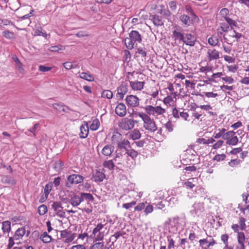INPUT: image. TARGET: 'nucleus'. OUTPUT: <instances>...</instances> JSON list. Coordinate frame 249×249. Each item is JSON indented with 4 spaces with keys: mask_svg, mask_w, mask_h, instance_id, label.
<instances>
[{
    "mask_svg": "<svg viewBox=\"0 0 249 249\" xmlns=\"http://www.w3.org/2000/svg\"><path fill=\"white\" fill-rule=\"evenodd\" d=\"M142 37L141 35L136 30L131 31L129 34V37L124 39V43L126 47L131 50L134 48V45L141 43Z\"/></svg>",
    "mask_w": 249,
    "mask_h": 249,
    "instance_id": "nucleus-1",
    "label": "nucleus"
},
{
    "mask_svg": "<svg viewBox=\"0 0 249 249\" xmlns=\"http://www.w3.org/2000/svg\"><path fill=\"white\" fill-rule=\"evenodd\" d=\"M143 122V127L148 131L154 132L157 130V127L154 120L151 119L148 114L143 112H137Z\"/></svg>",
    "mask_w": 249,
    "mask_h": 249,
    "instance_id": "nucleus-2",
    "label": "nucleus"
},
{
    "mask_svg": "<svg viewBox=\"0 0 249 249\" xmlns=\"http://www.w3.org/2000/svg\"><path fill=\"white\" fill-rule=\"evenodd\" d=\"M144 109L145 111V113L148 114L149 116L150 115L156 116L162 115L166 112L165 109L159 106L156 107H153L151 105L146 106L144 107Z\"/></svg>",
    "mask_w": 249,
    "mask_h": 249,
    "instance_id": "nucleus-3",
    "label": "nucleus"
},
{
    "mask_svg": "<svg viewBox=\"0 0 249 249\" xmlns=\"http://www.w3.org/2000/svg\"><path fill=\"white\" fill-rule=\"evenodd\" d=\"M236 132L233 131H229L225 135L224 140H226V143L227 145L235 146L238 143L239 139L236 135Z\"/></svg>",
    "mask_w": 249,
    "mask_h": 249,
    "instance_id": "nucleus-4",
    "label": "nucleus"
},
{
    "mask_svg": "<svg viewBox=\"0 0 249 249\" xmlns=\"http://www.w3.org/2000/svg\"><path fill=\"white\" fill-rule=\"evenodd\" d=\"M83 180L84 178L82 176L78 174H72L67 177L66 186L68 187H71L72 185L80 183Z\"/></svg>",
    "mask_w": 249,
    "mask_h": 249,
    "instance_id": "nucleus-5",
    "label": "nucleus"
},
{
    "mask_svg": "<svg viewBox=\"0 0 249 249\" xmlns=\"http://www.w3.org/2000/svg\"><path fill=\"white\" fill-rule=\"evenodd\" d=\"M129 86V83L125 81L123 82L121 85L117 88L116 97L118 100H123L124 97V95H125L128 91Z\"/></svg>",
    "mask_w": 249,
    "mask_h": 249,
    "instance_id": "nucleus-6",
    "label": "nucleus"
},
{
    "mask_svg": "<svg viewBox=\"0 0 249 249\" xmlns=\"http://www.w3.org/2000/svg\"><path fill=\"white\" fill-rule=\"evenodd\" d=\"M119 126L125 130H131L134 127V120L128 118H123L119 123Z\"/></svg>",
    "mask_w": 249,
    "mask_h": 249,
    "instance_id": "nucleus-7",
    "label": "nucleus"
},
{
    "mask_svg": "<svg viewBox=\"0 0 249 249\" xmlns=\"http://www.w3.org/2000/svg\"><path fill=\"white\" fill-rule=\"evenodd\" d=\"M196 37L194 35L190 33L184 34L182 42L186 45L192 47L195 44Z\"/></svg>",
    "mask_w": 249,
    "mask_h": 249,
    "instance_id": "nucleus-8",
    "label": "nucleus"
},
{
    "mask_svg": "<svg viewBox=\"0 0 249 249\" xmlns=\"http://www.w3.org/2000/svg\"><path fill=\"white\" fill-rule=\"evenodd\" d=\"M126 104L131 107H136L139 105V99L135 95H127L125 98Z\"/></svg>",
    "mask_w": 249,
    "mask_h": 249,
    "instance_id": "nucleus-9",
    "label": "nucleus"
},
{
    "mask_svg": "<svg viewBox=\"0 0 249 249\" xmlns=\"http://www.w3.org/2000/svg\"><path fill=\"white\" fill-rule=\"evenodd\" d=\"M207 53L208 59L209 62L217 60L220 57L219 52L213 48H208Z\"/></svg>",
    "mask_w": 249,
    "mask_h": 249,
    "instance_id": "nucleus-10",
    "label": "nucleus"
},
{
    "mask_svg": "<svg viewBox=\"0 0 249 249\" xmlns=\"http://www.w3.org/2000/svg\"><path fill=\"white\" fill-rule=\"evenodd\" d=\"M193 209L190 213L192 214H199L204 210V203L202 202H195L193 206Z\"/></svg>",
    "mask_w": 249,
    "mask_h": 249,
    "instance_id": "nucleus-11",
    "label": "nucleus"
},
{
    "mask_svg": "<svg viewBox=\"0 0 249 249\" xmlns=\"http://www.w3.org/2000/svg\"><path fill=\"white\" fill-rule=\"evenodd\" d=\"M2 183L9 185L13 186L16 184V180L13 177L8 175L3 176L1 179Z\"/></svg>",
    "mask_w": 249,
    "mask_h": 249,
    "instance_id": "nucleus-12",
    "label": "nucleus"
},
{
    "mask_svg": "<svg viewBox=\"0 0 249 249\" xmlns=\"http://www.w3.org/2000/svg\"><path fill=\"white\" fill-rule=\"evenodd\" d=\"M92 176L96 182H102L106 178V175L103 172L97 170L93 172Z\"/></svg>",
    "mask_w": 249,
    "mask_h": 249,
    "instance_id": "nucleus-13",
    "label": "nucleus"
},
{
    "mask_svg": "<svg viewBox=\"0 0 249 249\" xmlns=\"http://www.w3.org/2000/svg\"><path fill=\"white\" fill-rule=\"evenodd\" d=\"M115 113L120 117H124L126 113V107L123 103H119L115 108Z\"/></svg>",
    "mask_w": 249,
    "mask_h": 249,
    "instance_id": "nucleus-14",
    "label": "nucleus"
},
{
    "mask_svg": "<svg viewBox=\"0 0 249 249\" xmlns=\"http://www.w3.org/2000/svg\"><path fill=\"white\" fill-rule=\"evenodd\" d=\"M70 203L73 207H77L82 202V198L80 194H73L70 196Z\"/></svg>",
    "mask_w": 249,
    "mask_h": 249,
    "instance_id": "nucleus-15",
    "label": "nucleus"
},
{
    "mask_svg": "<svg viewBox=\"0 0 249 249\" xmlns=\"http://www.w3.org/2000/svg\"><path fill=\"white\" fill-rule=\"evenodd\" d=\"M144 82L138 81H129V85L134 90H141L143 88Z\"/></svg>",
    "mask_w": 249,
    "mask_h": 249,
    "instance_id": "nucleus-16",
    "label": "nucleus"
},
{
    "mask_svg": "<svg viewBox=\"0 0 249 249\" xmlns=\"http://www.w3.org/2000/svg\"><path fill=\"white\" fill-rule=\"evenodd\" d=\"M114 147L111 144L105 145L102 150V153L105 156L110 157L114 151Z\"/></svg>",
    "mask_w": 249,
    "mask_h": 249,
    "instance_id": "nucleus-17",
    "label": "nucleus"
},
{
    "mask_svg": "<svg viewBox=\"0 0 249 249\" xmlns=\"http://www.w3.org/2000/svg\"><path fill=\"white\" fill-rule=\"evenodd\" d=\"M162 19V17L158 15L150 16V19L152 21L154 24L156 26H160L163 25Z\"/></svg>",
    "mask_w": 249,
    "mask_h": 249,
    "instance_id": "nucleus-18",
    "label": "nucleus"
},
{
    "mask_svg": "<svg viewBox=\"0 0 249 249\" xmlns=\"http://www.w3.org/2000/svg\"><path fill=\"white\" fill-rule=\"evenodd\" d=\"M132 148V146H129V148L128 149H126V156H128L129 158L130 157L132 160H135L136 158L138 155V152L137 151L133 149Z\"/></svg>",
    "mask_w": 249,
    "mask_h": 249,
    "instance_id": "nucleus-19",
    "label": "nucleus"
},
{
    "mask_svg": "<svg viewBox=\"0 0 249 249\" xmlns=\"http://www.w3.org/2000/svg\"><path fill=\"white\" fill-rule=\"evenodd\" d=\"M123 166L128 169H132L135 167V164L128 156H124Z\"/></svg>",
    "mask_w": 249,
    "mask_h": 249,
    "instance_id": "nucleus-20",
    "label": "nucleus"
},
{
    "mask_svg": "<svg viewBox=\"0 0 249 249\" xmlns=\"http://www.w3.org/2000/svg\"><path fill=\"white\" fill-rule=\"evenodd\" d=\"M89 127L87 123H86L85 124H82L80 126V133L79 134V136L81 138L85 139L87 137L89 134Z\"/></svg>",
    "mask_w": 249,
    "mask_h": 249,
    "instance_id": "nucleus-21",
    "label": "nucleus"
},
{
    "mask_svg": "<svg viewBox=\"0 0 249 249\" xmlns=\"http://www.w3.org/2000/svg\"><path fill=\"white\" fill-rule=\"evenodd\" d=\"M26 234V230L24 227L18 228L16 231L13 238L15 240H19L22 238V237Z\"/></svg>",
    "mask_w": 249,
    "mask_h": 249,
    "instance_id": "nucleus-22",
    "label": "nucleus"
},
{
    "mask_svg": "<svg viewBox=\"0 0 249 249\" xmlns=\"http://www.w3.org/2000/svg\"><path fill=\"white\" fill-rule=\"evenodd\" d=\"M12 59L17 65L19 72L21 73H23L24 71V69L23 68L22 64L18 58L16 54H13L12 55Z\"/></svg>",
    "mask_w": 249,
    "mask_h": 249,
    "instance_id": "nucleus-23",
    "label": "nucleus"
},
{
    "mask_svg": "<svg viewBox=\"0 0 249 249\" xmlns=\"http://www.w3.org/2000/svg\"><path fill=\"white\" fill-rule=\"evenodd\" d=\"M179 19L180 21L185 25L186 27L190 26L193 23V20L191 18L185 14H183L180 16Z\"/></svg>",
    "mask_w": 249,
    "mask_h": 249,
    "instance_id": "nucleus-24",
    "label": "nucleus"
},
{
    "mask_svg": "<svg viewBox=\"0 0 249 249\" xmlns=\"http://www.w3.org/2000/svg\"><path fill=\"white\" fill-rule=\"evenodd\" d=\"M128 136L129 138L133 140H136L141 138V134L138 129H136L130 132Z\"/></svg>",
    "mask_w": 249,
    "mask_h": 249,
    "instance_id": "nucleus-25",
    "label": "nucleus"
},
{
    "mask_svg": "<svg viewBox=\"0 0 249 249\" xmlns=\"http://www.w3.org/2000/svg\"><path fill=\"white\" fill-rule=\"evenodd\" d=\"M53 107L58 111H62L64 112H67V110H70L68 107L65 106L63 104L54 103L52 105Z\"/></svg>",
    "mask_w": 249,
    "mask_h": 249,
    "instance_id": "nucleus-26",
    "label": "nucleus"
},
{
    "mask_svg": "<svg viewBox=\"0 0 249 249\" xmlns=\"http://www.w3.org/2000/svg\"><path fill=\"white\" fill-rule=\"evenodd\" d=\"M236 31L235 30H232L231 29V30H229L228 32V34L223 35V38L226 42H227L229 44H231L232 43L230 42L229 38L231 37L234 38V35L235 34Z\"/></svg>",
    "mask_w": 249,
    "mask_h": 249,
    "instance_id": "nucleus-27",
    "label": "nucleus"
},
{
    "mask_svg": "<svg viewBox=\"0 0 249 249\" xmlns=\"http://www.w3.org/2000/svg\"><path fill=\"white\" fill-rule=\"evenodd\" d=\"M80 195L81 196L82 202L84 200L88 201L93 202L94 199L93 196L90 193H80Z\"/></svg>",
    "mask_w": 249,
    "mask_h": 249,
    "instance_id": "nucleus-28",
    "label": "nucleus"
},
{
    "mask_svg": "<svg viewBox=\"0 0 249 249\" xmlns=\"http://www.w3.org/2000/svg\"><path fill=\"white\" fill-rule=\"evenodd\" d=\"M103 165L105 168H107L109 170H113L116 167L112 160H108L104 161Z\"/></svg>",
    "mask_w": 249,
    "mask_h": 249,
    "instance_id": "nucleus-29",
    "label": "nucleus"
},
{
    "mask_svg": "<svg viewBox=\"0 0 249 249\" xmlns=\"http://www.w3.org/2000/svg\"><path fill=\"white\" fill-rule=\"evenodd\" d=\"M33 31L34 36H42L45 37H46L47 36L46 33L45 32H43L42 28L40 26L34 29Z\"/></svg>",
    "mask_w": 249,
    "mask_h": 249,
    "instance_id": "nucleus-30",
    "label": "nucleus"
},
{
    "mask_svg": "<svg viewBox=\"0 0 249 249\" xmlns=\"http://www.w3.org/2000/svg\"><path fill=\"white\" fill-rule=\"evenodd\" d=\"M40 239L43 243H48L52 241V238L50 235L48 234L47 232L45 231L40 236Z\"/></svg>",
    "mask_w": 249,
    "mask_h": 249,
    "instance_id": "nucleus-31",
    "label": "nucleus"
},
{
    "mask_svg": "<svg viewBox=\"0 0 249 249\" xmlns=\"http://www.w3.org/2000/svg\"><path fill=\"white\" fill-rule=\"evenodd\" d=\"M2 225L3 232L9 233L11 231V222L9 221H5L2 222Z\"/></svg>",
    "mask_w": 249,
    "mask_h": 249,
    "instance_id": "nucleus-32",
    "label": "nucleus"
},
{
    "mask_svg": "<svg viewBox=\"0 0 249 249\" xmlns=\"http://www.w3.org/2000/svg\"><path fill=\"white\" fill-rule=\"evenodd\" d=\"M184 33H182L177 30H174L173 32V36L176 40H179V41H182Z\"/></svg>",
    "mask_w": 249,
    "mask_h": 249,
    "instance_id": "nucleus-33",
    "label": "nucleus"
},
{
    "mask_svg": "<svg viewBox=\"0 0 249 249\" xmlns=\"http://www.w3.org/2000/svg\"><path fill=\"white\" fill-rule=\"evenodd\" d=\"M39 126V123H36L34 125V126L33 127H32L29 129H27V131H26L25 132V133L28 136H31V135L29 133L30 132V133H32L33 134L34 136H36V130L37 129H38Z\"/></svg>",
    "mask_w": 249,
    "mask_h": 249,
    "instance_id": "nucleus-34",
    "label": "nucleus"
},
{
    "mask_svg": "<svg viewBox=\"0 0 249 249\" xmlns=\"http://www.w3.org/2000/svg\"><path fill=\"white\" fill-rule=\"evenodd\" d=\"M81 78L85 79L89 82H92L94 80V78L92 75L89 73L86 72H81L79 75Z\"/></svg>",
    "mask_w": 249,
    "mask_h": 249,
    "instance_id": "nucleus-35",
    "label": "nucleus"
},
{
    "mask_svg": "<svg viewBox=\"0 0 249 249\" xmlns=\"http://www.w3.org/2000/svg\"><path fill=\"white\" fill-rule=\"evenodd\" d=\"M130 143L128 140H124L122 142H119L118 143V147L119 149H120V150L122 149H124L125 150V151H126V149H128V148H126L125 147V146L126 145H128V146H131L130 145Z\"/></svg>",
    "mask_w": 249,
    "mask_h": 249,
    "instance_id": "nucleus-36",
    "label": "nucleus"
},
{
    "mask_svg": "<svg viewBox=\"0 0 249 249\" xmlns=\"http://www.w3.org/2000/svg\"><path fill=\"white\" fill-rule=\"evenodd\" d=\"M167 241L168 242V249H174L175 247V241L172 238L171 235L167 236Z\"/></svg>",
    "mask_w": 249,
    "mask_h": 249,
    "instance_id": "nucleus-37",
    "label": "nucleus"
},
{
    "mask_svg": "<svg viewBox=\"0 0 249 249\" xmlns=\"http://www.w3.org/2000/svg\"><path fill=\"white\" fill-rule=\"evenodd\" d=\"M225 20L227 22V24L229 25V27H230L231 29H233V27H236L237 26L236 21L229 17H225Z\"/></svg>",
    "mask_w": 249,
    "mask_h": 249,
    "instance_id": "nucleus-38",
    "label": "nucleus"
},
{
    "mask_svg": "<svg viewBox=\"0 0 249 249\" xmlns=\"http://www.w3.org/2000/svg\"><path fill=\"white\" fill-rule=\"evenodd\" d=\"M219 40L216 36H211L208 39V43L212 46H215L218 43Z\"/></svg>",
    "mask_w": 249,
    "mask_h": 249,
    "instance_id": "nucleus-39",
    "label": "nucleus"
},
{
    "mask_svg": "<svg viewBox=\"0 0 249 249\" xmlns=\"http://www.w3.org/2000/svg\"><path fill=\"white\" fill-rule=\"evenodd\" d=\"M102 97L110 99L113 97V93L110 90H104L102 93Z\"/></svg>",
    "mask_w": 249,
    "mask_h": 249,
    "instance_id": "nucleus-40",
    "label": "nucleus"
},
{
    "mask_svg": "<svg viewBox=\"0 0 249 249\" xmlns=\"http://www.w3.org/2000/svg\"><path fill=\"white\" fill-rule=\"evenodd\" d=\"M47 211V207L45 205H41L38 208V213L40 215H43Z\"/></svg>",
    "mask_w": 249,
    "mask_h": 249,
    "instance_id": "nucleus-41",
    "label": "nucleus"
},
{
    "mask_svg": "<svg viewBox=\"0 0 249 249\" xmlns=\"http://www.w3.org/2000/svg\"><path fill=\"white\" fill-rule=\"evenodd\" d=\"M104 225L102 223H99L97 225L95 228H94L92 231V235L95 236L98 232L101 231L102 229L104 228Z\"/></svg>",
    "mask_w": 249,
    "mask_h": 249,
    "instance_id": "nucleus-42",
    "label": "nucleus"
},
{
    "mask_svg": "<svg viewBox=\"0 0 249 249\" xmlns=\"http://www.w3.org/2000/svg\"><path fill=\"white\" fill-rule=\"evenodd\" d=\"M237 238L238 243H245V236L244 233L242 231L238 232Z\"/></svg>",
    "mask_w": 249,
    "mask_h": 249,
    "instance_id": "nucleus-43",
    "label": "nucleus"
},
{
    "mask_svg": "<svg viewBox=\"0 0 249 249\" xmlns=\"http://www.w3.org/2000/svg\"><path fill=\"white\" fill-rule=\"evenodd\" d=\"M53 187V183L49 182L46 184L44 190V193L46 194V195H49L50 192L51 191Z\"/></svg>",
    "mask_w": 249,
    "mask_h": 249,
    "instance_id": "nucleus-44",
    "label": "nucleus"
},
{
    "mask_svg": "<svg viewBox=\"0 0 249 249\" xmlns=\"http://www.w3.org/2000/svg\"><path fill=\"white\" fill-rule=\"evenodd\" d=\"M104 244L103 242H97L92 245L90 249H103Z\"/></svg>",
    "mask_w": 249,
    "mask_h": 249,
    "instance_id": "nucleus-45",
    "label": "nucleus"
},
{
    "mask_svg": "<svg viewBox=\"0 0 249 249\" xmlns=\"http://www.w3.org/2000/svg\"><path fill=\"white\" fill-rule=\"evenodd\" d=\"M99 126V122L97 119L94 120L90 126V128L92 130H96Z\"/></svg>",
    "mask_w": 249,
    "mask_h": 249,
    "instance_id": "nucleus-46",
    "label": "nucleus"
},
{
    "mask_svg": "<svg viewBox=\"0 0 249 249\" xmlns=\"http://www.w3.org/2000/svg\"><path fill=\"white\" fill-rule=\"evenodd\" d=\"M246 219L243 217H240L239 218V227L241 230H245L246 228V225L245 224Z\"/></svg>",
    "mask_w": 249,
    "mask_h": 249,
    "instance_id": "nucleus-47",
    "label": "nucleus"
},
{
    "mask_svg": "<svg viewBox=\"0 0 249 249\" xmlns=\"http://www.w3.org/2000/svg\"><path fill=\"white\" fill-rule=\"evenodd\" d=\"M52 208L55 212L60 210L59 209H61L63 208V207L62 206L61 202H57V201L53 202V204L52 205Z\"/></svg>",
    "mask_w": 249,
    "mask_h": 249,
    "instance_id": "nucleus-48",
    "label": "nucleus"
},
{
    "mask_svg": "<svg viewBox=\"0 0 249 249\" xmlns=\"http://www.w3.org/2000/svg\"><path fill=\"white\" fill-rule=\"evenodd\" d=\"M94 241H102L104 237V232L99 231L94 236Z\"/></svg>",
    "mask_w": 249,
    "mask_h": 249,
    "instance_id": "nucleus-49",
    "label": "nucleus"
},
{
    "mask_svg": "<svg viewBox=\"0 0 249 249\" xmlns=\"http://www.w3.org/2000/svg\"><path fill=\"white\" fill-rule=\"evenodd\" d=\"M139 54L141 55L142 57H145L146 56L147 52L146 49L142 47H138L137 48V52Z\"/></svg>",
    "mask_w": 249,
    "mask_h": 249,
    "instance_id": "nucleus-50",
    "label": "nucleus"
},
{
    "mask_svg": "<svg viewBox=\"0 0 249 249\" xmlns=\"http://www.w3.org/2000/svg\"><path fill=\"white\" fill-rule=\"evenodd\" d=\"M154 210V208L152 205L148 204L144 208V213L145 215H147L150 213H151Z\"/></svg>",
    "mask_w": 249,
    "mask_h": 249,
    "instance_id": "nucleus-51",
    "label": "nucleus"
},
{
    "mask_svg": "<svg viewBox=\"0 0 249 249\" xmlns=\"http://www.w3.org/2000/svg\"><path fill=\"white\" fill-rule=\"evenodd\" d=\"M180 218L178 216H176L172 218H169L170 222H173L174 226H178Z\"/></svg>",
    "mask_w": 249,
    "mask_h": 249,
    "instance_id": "nucleus-52",
    "label": "nucleus"
},
{
    "mask_svg": "<svg viewBox=\"0 0 249 249\" xmlns=\"http://www.w3.org/2000/svg\"><path fill=\"white\" fill-rule=\"evenodd\" d=\"M219 30L224 32H228L229 29V25L225 23H221L219 27Z\"/></svg>",
    "mask_w": 249,
    "mask_h": 249,
    "instance_id": "nucleus-53",
    "label": "nucleus"
},
{
    "mask_svg": "<svg viewBox=\"0 0 249 249\" xmlns=\"http://www.w3.org/2000/svg\"><path fill=\"white\" fill-rule=\"evenodd\" d=\"M64 67L67 70H71L72 68H75L76 65H73L72 64L71 62H66L63 63Z\"/></svg>",
    "mask_w": 249,
    "mask_h": 249,
    "instance_id": "nucleus-54",
    "label": "nucleus"
},
{
    "mask_svg": "<svg viewBox=\"0 0 249 249\" xmlns=\"http://www.w3.org/2000/svg\"><path fill=\"white\" fill-rule=\"evenodd\" d=\"M145 204H147V203L142 202L139 203L134 208L135 211H141L142 210H143L145 207Z\"/></svg>",
    "mask_w": 249,
    "mask_h": 249,
    "instance_id": "nucleus-55",
    "label": "nucleus"
},
{
    "mask_svg": "<svg viewBox=\"0 0 249 249\" xmlns=\"http://www.w3.org/2000/svg\"><path fill=\"white\" fill-rule=\"evenodd\" d=\"M226 155L223 154H217L214 157V160L217 161L224 160L226 159Z\"/></svg>",
    "mask_w": 249,
    "mask_h": 249,
    "instance_id": "nucleus-56",
    "label": "nucleus"
},
{
    "mask_svg": "<svg viewBox=\"0 0 249 249\" xmlns=\"http://www.w3.org/2000/svg\"><path fill=\"white\" fill-rule=\"evenodd\" d=\"M229 14V10L226 8H222L220 11V15L224 18L225 19V17H228L227 16Z\"/></svg>",
    "mask_w": 249,
    "mask_h": 249,
    "instance_id": "nucleus-57",
    "label": "nucleus"
},
{
    "mask_svg": "<svg viewBox=\"0 0 249 249\" xmlns=\"http://www.w3.org/2000/svg\"><path fill=\"white\" fill-rule=\"evenodd\" d=\"M125 234V232L124 231H119L116 232L113 235L111 236V237H115V241H116L121 236H123Z\"/></svg>",
    "mask_w": 249,
    "mask_h": 249,
    "instance_id": "nucleus-58",
    "label": "nucleus"
},
{
    "mask_svg": "<svg viewBox=\"0 0 249 249\" xmlns=\"http://www.w3.org/2000/svg\"><path fill=\"white\" fill-rule=\"evenodd\" d=\"M136 204V201H132L130 203L123 204V207L125 209H128Z\"/></svg>",
    "mask_w": 249,
    "mask_h": 249,
    "instance_id": "nucleus-59",
    "label": "nucleus"
},
{
    "mask_svg": "<svg viewBox=\"0 0 249 249\" xmlns=\"http://www.w3.org/2000/svg\"><path fill=\"white\" fill-rule=\"evenodd\" d=\"M63 164L60 160L55 162L54 165V168L56 171H58L61 170Z\"/></svg>",
    "mask_w": 249,
    "mask_h": 249,
    "instance_id": "nucleus-60",
    "label": "nucleus"
},
{
    "mask_svg": "<svg viewBox=\"0 0 249 249\" xmlns=\"http://www.w3.org/2000/svg\"><path fill=\"white\" fill-rule=\"evenodd\" d=\"M2 35L6 38H12L14 36L13 32H11L9 31H4L2 32Z\"/></svg>",
    "mask_w": 249,
    "mask_h": 249,
    "instance_id": "nucleus-61",
    "label": "nucleus"
},
{
    "mask_svg": "<svg viewBox=\"0 0 249 249\" xmlns=\"http://www.w3.org/2000/svg\"><path fill=\"white\" fill-rule=\"evenodd\" d=\"M63 47L62 46H51L49 48V50L51 52H56L59 50H62Z\"/></svg>",
    "mask_w": 249,
    "mask_h": 249,
    "instance_id": "nucleus-62",
    "label": "nucleus"
},
{
    "mask_svg": "<svg viewBox=\"0 0 249 249\" xmlns=\"http://www.w3.org/2000/svg\"><path fill=\"white\" fill-rule=\"evenodd\" d=\"M165 127L169 132H172L173 130V125L170 121H169L165 124Z\"/></svg>",
    "mask_w": 249,
    "mask_h": 249,
    "instance_id": "nucleus-63",
    "label": "nucleus"
},
{
    "mask_svg": "<svg viewBox=\"0 0 249 249\" xmlns=\"http://www.w3.org/2000/svg\"><path fill=\"white\" fill-rule=\"evenodd\" d=\"M223 143V140H219L213 145V148L214 149L219 148Z\"/></svg>",
    "mask_w": 249,
    "mask_h": 249,
    "instance_id": "nucleus-64",
    "label": "nucleus"
}]
</instances>
